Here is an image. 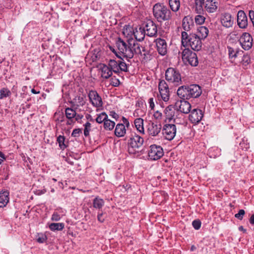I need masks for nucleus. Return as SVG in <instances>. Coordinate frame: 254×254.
Listing matches in <instances>:
<instances>
[{"label":"nucleus","instance_id":"nucleus-58","mask_svg":"<svg viewBox=\"0 0 254 254\" xmlns=\"http://www.w3.org/2000/svg\"><path fill=\"white\" fill-rule=\"evenodd\" d=\"M204 3V0H195V4H203Z\"/></svg>","mask_w":254,"mask_h":254},{"label":"nucleus","instance_id":"nucleus-27","mask_svg":"<svg viewBox=\"0 0 254 254\" xmlns=\"http://www.w3.org/2000/svg\"><path fill=\"white\" fill-rule=\"evenodd\" d=\"M192 19L189 16H186L183 20V27L185 31H188L190 29V26L192 24Z\"/></svg>","mask_w":254,"mask_h":254},{"label":"nucleus","instance_id":"nucleus-61","mask_svg":"<svg viewBox=\"0 0 254 254\" xmlns=\"http://www.w3.org/2000/svg\"><path fill=\"white\" fill-rule=\"evenodd\" d=\"M187 89H188V92L189 94V97H190V98H192V96H191V91H190V85H187Z\"/></svg>","mask_w":254,"mask_h":254},{"label":"nucleus","instance_id":"nucleus-9","mask_svg":"<svg viewBox=\"0 0 254 254\" xmlns=\"http://www.w3.org/2000/svg\"><path fill=\"white\" fill-rule=\"evenodd\" d=\"M239 42L245 50H249L253 45V38L248 33H244L241 36Z\"/></svg>","mask_w":254,"mask_h":254},{"label":"nucleus","instance_id":"nucleus-43","mask_svg":"<svg viewBox=\"0 0 254 254\" xmlns=\"http://www.w3.org/2000/svg\"><path fill=\"white\" fill-rule=\"evenodd\" d=\"M245 214V211L244 209H240L239 210L238 213H236L235 215V217L238 219L239 220H242Z\"/></svg>","mask_w":254,"mask_h":254},{"label":"nucleus","instance_id":"nucleus-45","mask_svg":"<svg viewBox=\"0 0 254 254\" xmlns=\"http://www.w3.org/2000/svg\"><path fill=\"white\" fill-rule=\"evenodd\" d=\"M141 54H139V55L143 56L144 58H147V56L149 55V52L145 49V47L142 46L141 47Z\"/></svg>","mask_w":254,"mask_h":254},{"label":"nucleus","instance_id":"nucleus-49","mask_svg":"<svg viewBox=\"0 0 254 254\" xmlns=\"http://www.w3.org/2000/svg\"><path fill=\"white\" fill-rule=\"evenodd\" d=\"M105 214L103 213H99L97 216L98 220L100 222H103L105 218Z\"/></svg>","mask_w":254,"mask_h":254},{"label":"nucleus","instance_id":"nucleus-31","mask_svg":"<svg viewBox=\"0 0 254 254\" xmlns=\"http://www.w3.org/2000/svg\"><path fill=\"white\" fill-rule=\"evenodd\" d=\"M170 7L172 10L174 12L177 11L180 7V2L179 0H169Z\"/></svg>","mask_w":254,"mask_h":254},{"label":"nucleus","instance_id":"nucleus-53","mask_svg":"<svg viewBox=\"0 0 254 254\" xmlns=\"http://www.w3.org/2000/svg\"><path fill=\"white\" fill-rule=\"evenodd\" d=\"M149 107L151 108V110H153L155 107L154 102L153 101V98H151L149 99Z\"/></svg>","mask_w":254,"mask_h":254},{"label":"nucleus","instance_id":"nucleus-12","mask_svg":"<svg viewBox=\"0 0 254 254\" xmlns=\"http://www.w3.org/2000/svg\"><path fill=\"white\" fill-rule=\"evenodd\" d=\"M142 29L144 30L146 35L149 37H155L157 35V26L150 20L146 21L145 26Z\"/></svg>","mask_w":254,"mask_h":254},{"label":"nucleus","instance_id":"nucleus-55","mask_svg":"<svg viewBox=\"0 0 254 254\" xmlns=\"http://www.w3.org/2000/svg\"><path fill=\"white\" fill-rule=\"evenodd\" d=\"M110 115L116 120L119 118V115L113 111L110 112Z\"/></svg>","mask_w":254,"mask_h":254},{"label":"nucleus","instance_id":"nucleus-5","mask_svg":"<svg viewBox=\"0 0 254 254\" xmlns=\"http://www.w3.org/2000/svg\"><path fill=\"white\" fill-rule=\"evenodd\" d=\"M166 79L169 82L178 86L182 83L181 74L179 71L174 68H168L165 72Z\"/></svg>","mask_w":254,"mask_h":254},{"label":"nucleus","instance_id":"nucleus-29","mask_svg":"<svg viewBox=\"0 0 254 254\" xmlns=\"http://www.w3.org/2000/svg\"><path fill=\"white\" fill-rule=\"evenodd\" d=\"M134 124L136 129L142 134L144 133L143 120L141 118H137L134 120Z\"/></svg>","mask_w":254,"mask_h":254},{"label":"nucleus","instance_id":"nucleus-63","mask_svg":"<svg viewBox=\"0 0 254 254\" xmlns=\"http://www.w3.org/2000/svg\"><path fill=\"white\" fill-rule=\"evenodd\" d=\"M85 127H89V129H90L91 128V124L89 122H87L85 125Z\"/></svg>","mask_w":254,"mask_h":254},{"label":"nucleus","instance_id":"nucleus-23","mask_svg":"<svg viewBox=\"0 0 254 254\" xmlns=\"http://www.w3.org/2000/svg\"><path fill=\"white\" fill-rule=\"evenodd\" d=\"M205 8L207 12L213 13L216 10L217 6L213 0H207L205 1Z\"/></svg>","mask_w":254,"mask_h":254},{"label":"nucleus","instance_id":"nucleus-57","mask_svg":"<svg viewBox=\"0 0 254 254\" xmlns=\"http://www.w3.org/2000/svg\"><path fill=\"white\" fill-rule=\"evenodd\" d=\"M249 17L251 20L254 19V11L250 10L249 11Z\"/></svg>","mask_w":254,"mask_h":254},{"label":"nucleus","instance_id":"nucleus-15","mask_svg":"<svg viewBox=\"0 0 254 254\" xmlns=\"http://www.w3.org/2000/svg\"><path fill=\"white\" fill-rule=\"evenodd\" d=\"M162 126L160 124L150 122L148 126L147 131L149 135L155 136L160 132Z\"/></svg>","mask_w":254,"mask_h":254},{"label":"nucleus","instance_id":"nucleus-16","mask_svg":"<svg viewBox=\"0 0 254 254\" xmlns=\"http://www.w3.org/2000/svg\"><path fill=\"white\" fill-rule=\"evenodd\" d=\"M203 114L202 111L199 109H193L189 115V119L193 124L199 123L202 119Z\"/></svg>","mask_w":254,"mask_h":254},{"label":"nucleus","instance_id":"nucleus-37","mask_svg":"<svg viewBox=\"0 0 254 254\" xmlns=\"http://www.w3.org/2000/svg\"><path fill=\"white\" fill-rule=\"evenodd\" d=\"M73 101L76 103L77 106H83L85 104V101H84V98L83 97L76 96L73 99Z\"/></svg>","mask_w":254,"mask_h":254},{"label":"nucleus","instance_id":"nucleus-6","mask_svg":"<svg viewBox=\"0 0 254 254\" xmlns=\"http://www.w3.org/2000/svg\"><path fill=\"white\" fill-rule=\"evenodd\" d=\"M182 59L185 63H188L191 66H195L198 62L196 54L188 48L185 49L182 53Z\"/></svg>","mask_w":254,"mask_h":254},{"label":"nucleus","instance_id":"nucleus-30","mask_svg":"<svg viewBox=\"0 0 254 254\" xmlns=\"http://www.w3.org/2000/svg\"><path fill=\"white\" fill-rule=\"evenodd\" d=\"M109 67L114 72H119V61H116L114 60H110L109 61Z\"/></svg>","mask_w":254,"mask_h":254},{"label":"nucleus","instance_id":"nucleus-44","mask_svg":"<svg viewBox=\"0 0 254 254\" xmlns=\"http://www.w3.org/2000/svg\"><path fill=\"white\" fill-rule=\"evenodd\" d=\"M192 226L196 230H198L201 226V222L199 220H195L192 222Z\"/></svg>","mask_w":254,"mask_h":254},{"label":"nucleus","instance_id":"nucleus-18","mask_svg":"<svg viewBox=\"0 0 254 254\" xmlns=\"http://www.w3.org/2000/svg\"><path fill=\"white\" fill-rule=\"evenodd\" d=\"M237 22L241 28H245L248 25V19L246 13L243 10H240L237 14Z\"/></svg>","mask_w":254,"mask_h":254},{"label":"nucleus","instance_id":"nucleus-42","mask_svg":"<svg viewBox=\"0 0 254 254\" xmlns=\"http://www.w3.org/2000/svg\"><path fill=\"white\" fill-rule=\"evenodd\" d=\"M205 17L202 15H198L195 17V21L196 23L201 25L203 24L205 21Z\"/></svg>","mask_w":254,"mask_h":254},{"label":"nucleus","instance_id":"nucleus-40","mask_svg":"<svg viewBox=\"0 0 254 254\" xmlns=\"http://www.w3.org/2000/svg\"><path fill=\"white\" fill-rule=\"evenodd\" d=\"M228 52L230 58H236L237 57V54H239L238 51H235L234 49L231 47H228Z\"/></svg>","mask_w":254,"mask_h":254},{"label":"nucleus","instance_id":"nucleus-56","mask_svg":"<svg viewBox=\"0 0 254 254\" xmlns=\"http://www.w3.org/2000/svg\"><path fill=\"white\" fill-rule=\"evenodd\" d=\"M90 129H89V127H85L84 130V135L85 136H88L89 135V131Z\"/></svg>","mask_w":254,"mask_h":254},{"label":"nucleus","instance_id":"nucleus-33","mask_svg":"<svg viewBox=\"0 0 254 254\" xmlns=\"http://www.w3.org/2000/svg\"><path fill=\"white\" fill-rule=\"evenodd\" d=\"M115 126V123L108 118L105 121L104 123V127L106 130H111Z\"/></svg>","mask_w":254,"mask_h":254},{"label":"nucleus","instance_id":"nucleus-22","mask_svg":"<svg viewBox=\"0 0 254 254\" xmlns=\"http://www.w3.org/2000/svg\"><path fill=\"white\" fill-rule=\"evenodd\" d=\"M101 70L102 74L101 76L105 79H108L112 75L113 71L110 69V68L104 64H103L101 65L100 67Z\"/></svg>","mask_w":254,"mask_h":254},{"label":"nucleus","instance_id":"nucleus-35","mask_svg":"<svg viewBox=\"0 0 254 254\" xmlns=\"http://www.w3.org/2000/svg\"><path fill=\"white\" fill-rule=\"evenodd\" d=\"M65 115L67 119L70 120L76 116V112L72 109L67 108L65 109Z\"/></svg>","mask_w":254,"mask_h":254},{"label":"nucleus","instance_id":"nucleus-26","mask_svg":"<svg viewBox=\"0 0 254 254\" xmlns=\"http://www.w3.org/2000/svg\"><path fill=\"white\" fill-rule=\"evenodd\" d=\"M133 34L136 40L138 41H143L146 35L144 30L141 27H140L138 30H136L134 32Z\"/></svg>","mask_w":254,"mask_h":254},{"label":"nucleus","instance_id":"nucleus-10","mask_svg":"<svg viewBox=\"0 0 254 254\" xmlns=\"http://www.w3.org/2000/svg\"><path fill=\"white\" fill-rule=\"evenodd\" d=\"M158 88L162 100L165 102L168 101L169 99L170 92L169 86L166 81L164 80H160L158 85Z\"/></svg>","mask_w":254,"mask_h":254},{"label":"nucleus","instance_id":"nucleus-3","mask_svg":"<svg viewBox=\"0 0 254 254\" xmlns=\"http://www.w3.org/2000/svg\"><path fill=\"white\" fill-rule=\"evenodd\" d=\"M143 138L136 133H132L128 140V151L129 154H135L143 151Z\"/></svg>","mask_w":254,"mask_h":254},{"label":"nucleus","instance_id":"nucleus-47","mask_svg":"<svg viewBox=\"0 0 254 254\" xmlns=\"http://www.w3.org/2000/svg\"><path fill=\"white\" fill-rule=\"evenodd\" d=\"M202 5L203 4H195L196 7H195V11L197 13L200 14L201 13L202 11H203L202 9Z\"/></svg>","mask_w":254,"mask_h":254},{"label":"nucleus","instance_id":"nucleus-34","mask_svg":"<svg viewBox=\"0 0 254 254\" xmlns=\"http://www.w3.org/2000/svg\"><path fill=\"white\" fill-rule=\"evenodd\" d=\"M50 229L52 231L62 230L64 228V224L62 223H51L49 226Z\"/></svg>","mask_w":254,"mask_h":254},{"label":"nucleus","instance_id":"nucleus-46","mask_svg":"<svg viewBox=\"0 0 254 254\" xmlns=\"http://www.w3.org/2000/svg\"><path fill=\"white\" fill-rule=\"evenodd\" d=\"M81 132H82L81 130L80 129L76 128L73 130V131L71 133V135L74 137H77V136H78L79 134L80 133H81Z\"/></svg>","mask_w":254,"mask_h":254},{"label":"nucleus","instance_id":"nucleus-8","mask_svg":"<svg viewBox=\"0 0 254 254\" xmlns=\"http://www.w3.org/2000/svg\"><path fill=\"white\" fill-rule=\"evenodd\" d=\"M163 154V148L160 146L153 144L150 146V149L148 151V156L151 160H158L162 157Z\"/></svg>","mask_w":254,"mask_h":254},{"label":"nucleus","instance_id":"nucleus-21","mask_svg":"<svg viewBox=\"0 0 254 254\" xmlns=\"http://www.w3.org/2000/svg\"><path fill=\"white\" fill-rule=\"evenodd\" d=\"M190 91H191L192 98H195L200 96L202 93L201 87L197 84L190 85Z\"/></svg>","mask_w":254,"mask_h":254},{"label":"nucleus","instance_id":"nucleus-24","mask_svg":"<svg viewBox=\"0 0 254 254\" xmlns=\"http://www.w3.org/2000/svg\"><path fill=\"white\" fill-rule=\"evenodd\" d=\"M9 192L4 191L0 192V207L5 206L9 201Z\"/></svg>","mask_w":254,"mask_h":254},{"label":"nucleus","instance_id":"nucleus-39","mask_svg":"<svg viewBox=\"0 0 254 254\" xmlns=\"http://www.w3.org/2000/svg\"><path fill=\"white\" fill-rule=\"evenodd\" d=\"M64 137L62 135L59 136L57 138L59 146L62 149H64L66 147V145L64 143Z\"/></svg>","mask_w":254,"mask_h":254},{"label":"nucleus","instance_id":"nucleus-14","mask_svg":"<svg viewBox=\"0 0 254 254\" xmlns=\"http://www.w3.org/2000/svg\"><path fill=\"white\" fill-rule=\"evenodd\" d=\"M176 107L178 108V110L183 114L189 113L191 109L190 103L185 100H180L176 102Z\"/></svg>","mask_w":254,"mask_h":254},{"label":"nucleus","instance_id":"nucleus-54","mask_svg":"<svg viewBox=\"0 0 254 254\" xmlns=\"http://www.w3.org/2000/svg\"><path fill=\"white\" fill-rule=\"evenodd\" d=\"M46 240V237L45 236H42L41 237H39L37 239V242L39 243H43Z\"/></svg>","mask_w":254,"mask_h":254},{"label":"nucleus","instance_id":"nucleus-60","mask_svg":"<svg viewBox=\"0 0 254 254\" xmlns=\"http://www.w3.org/2000/svg\"><path fill=\"white\" fill-rule=\"evenodd\" d=\"M250 222L251 224L254 225V214L251 216L250 219Z\"/></svg>","mask_w":254,"mask_h":254},{"label":"nucleus","instance_id":"nucleus-25","mask_svg":"<svg viewBox=\"0 0 254 254\" xmlns=\"http://www.w3.org/2000/svg\"><path fill=\"white\" fill-rule=\"evenodd\" d=\"M126 132L125 127L123 124H119L116 126L115 130V134L118 137L124 136Z\"/></svg>","mask_w":254,"mask_h":254},{"label":"nucleus","instance_id":"nucleus-38","mask_svg":"<svg viewBox=\"0 0 254 254\" xmlns=\"http://www.w3.org/2000/svg\"><path fill=\"white\" fill-rule=\"evenodd\" d=\"M120 69L123 71H127V64L123 60L119 61V70Z\"/></svg>","mask_w":254,"mask_h":254},{"label":"nucleus","instance_id":"nucleus-51","mask_svg":"<svg viewBox=\"0 0 254 254\" xmlns=\"http://www.w3.org/2000/svg\"><path fill=\"white\" fill-rule=\"evenodd\" d=\"M154 117L156 119H160L161 118L162 114V113L160 112L159 111H157L155 112L154 114Z\"/></svg>","mask_w":254,"mask_h":254},{"label":"nucleus","instance_id":"nucleus-17","mask_svg":"<svg viewBox=\"0 0 254 254\" xmlns=\"http://www.w3.org/2000/svg\"><path fill=\"white\" fill-rule=\"evenodd\" d=\"M157 51L159 54L165 55L167 52V45L165 40L158 38L156 40Z\"/></svg>","mask_w":254,"mask_h":254},{"label":"nucleus","instance_id":"nucleus-19","mask_svg":"<svg viewBox=\"0 0 254 254\" xmlns=\"http://www.w3.org/2000/svg\"><path fill=\"white\" fill-rule=\"evenodd\" d=\"M221 22L223 26L226 28H229L232 26L234 21L230 14L225 13L221 15Z\"/></svg>","mask_w":254,"mask_h":254},{"label":"nucleus","instance_id":"nucleus-28","mask_svg":"<svg viewBox=\"0 0 254 254\" xmlns=\"http://www.w3.org/2000/svg\"><path fill=\"white\" fill-rule=\"evenodd\" d=\"M197 32L198 33V37L201 39H204L207 37L209 30L205 26H200L197 29Z\"/></svg>","mask_w":254,"mask_h":254},{"label":"nucleus","instance_id":"nucleus-11","mask_svg":"<svg viewBox=\"0 0 254 254\" xmlns=\"http://www.w3.org/2000/svg\"><path fill=\"white\" fill-rule=\"evenodd\" d=\"M163 134L165 138L169 140H172L176 133V127L174 124H166L163 127Z\"/></svg>","mask_w":254,"mask_h":254},{"label":"nucleus","instance_id":"nucleus-41","mask_svg":"<svg viewBox=\"0 0 254 254\" xmlns=\"http://www.w3.org/2000/svg\"><path fill=\"white\" fill-rule=\"evenodd\" d=\"M0 98L2 99L4 97H6L7 96H9L10 94V92L9 90H8L6 88H2L0 90Z\"/></svg>","mask_w":254,"mask_h":254},{"label":"nucleus","instance_id":"nucleus-48","mask_svg":"<svg viewBox=\"0 0 254 254\" xmlns=\"http://www.w3.org/2000/svg\"><path fill=\"white\" fill-rule=\"evenodd\" d=\"M60 218V216L57 212L54 213L52 217V220L56 221H59Z\"/></svg>","mask_w":254,"mask_h":254},{"label":"nucleus","instance_id":"nucleus-50","mask_svg":"<svg viewBox=\"0 0 254 254\" xmlns=\"http://www.w3.org/2000/svg\"><path fill=\"white\" fill-rule=\"evenodd\" d=\"M110 50L114 53L116 54V56L121 59V60H123V58L122 57V56L121 55H122V54L120 53V52L119 51V53H117V52H116V51L112 47H110Z\"/></svg>","mask_w":254,"mask_h":254},{"label":"nucleus","instance_id":"nucleus-4","mask_svg":"<svg viewBox=\"0 0 254 254\" xmlns=\"http://www.w3.org/2000/svg\"><path fill=\"white\" fill-rule=\"evenodd\" d=\"M153 11L154 17L158 22H162L171 18V12L163 4H155L153 6Z\"/></svg>","mask_w":254,"mask_h":254},{"label":"nucleus","instance_id":"nucleus-20","mask_svg":"<svg viewBox=\"0 0 254 254\" xmlns=\"http://www.w3.org/2000/svg\"><path fill=\"white\" fill-rule=\"evenodd\" d=\"M178 96L183 100L190 99L188 89H187V85H183L179 87L177 90Z\"/></svg>","mask_w":254,"mask_h":254},{"label":"nucleus","instance_id":"nucleus-13","mask_svg":"<svg viewBox=\"0 0 254 254\" xmlns=\"http://www.w3.org/2000/svg\"><path fill=\"white\" fill-rule=\"evenodd\" d=\"M88 97L90 101L91 102L93 106L100 107L102 106L103 103L102 98L96 91H90L88 93Z\"/></svg>","mask_w":254,"mask_h":254},{"label":"nucleus","instance_id":"nucleus-2","mask_svg":"<svg viewBox=\"0 0 254 254\" xmlns=\"http://www.w3.org/2000/svg\"><path fill=\"white\" fill-rule=\"evenodd\" d=\"M201 40L195 33L188 35L185 31L182 32V44L185 47L190 46L193 50L198 51L202 46Z\"/></svg>","mask_w":254,"mask_h":254},{"label":"nucleus","instance_id":"nucleus-7","mask_svg":"<svg viewBox=\"0 0 254 254\" xmlns=\"http://www.w3.org/2000/svg\"><path fill=\"white\" fill-rule=\"evenodd\" d=\"M164 114L166 120H168L169 122L175 119L176 117L182 118L183 115L178 110V108L173 105L168 106L164 110Z\"/></svg>","mask_w":254,"mask_h":254},{"label":"nucleus","instance_id":"nucleus-59","mask_svg":"<svg viewBox=\"0 0 254 254\" xmlns=\"http://www.w3.org/2000/svg\"><path fill=\"white\" fill-rule=\"evenodd\" d=\"M74 117L75 118V120L78 121L82 118L83 116L79 115V114H78V115L76 114V116Z\"/></svg>","mask_w":254,"mask_h":254},{"label":"nucleus","instance_id":"nucleus-62","mask_svg":"<svg viewBox=\"0 0 254 254\" xmlns=\"http://www.w3.org/2000/svg\"><path fill=\"white\" fill-rule=\"evenodd\" d=\"M239 230L240 231H243L244 233H246V229H244V227L242 226H241L239 227Z\"/></svg>","mask_w":254,"mask_h":254},{"label":"nucleus","instance_id":"nucleus-32","mask_svg":"<svg viewBox=\"0 0 254 254\" xmlns=\"http://www.w3.org/2000/svg\"><path fill=\"white\" fill-rule=\"evenodd\" d=\"M93 207L95 208L100 209L104 204V201L101 198L96 197L93 200Z\"/></svg>","mask_w":254,"mask_h":254},{"label":"nucleus","instance_id":"nucleus-52","mask_svg":"<svg viewBox=\"0 0 254 254\" xmlns=\"http://www.w3.org/2000/svg\"><path fill=\"white\" fill-rule=\"evenodd\" d=\"M173 121L174 123H175L177 124H181L182 123V122L183 121V117L182 118L176 117Z\"/></svg>","mask_w":254,"mask_h":254},{"label":"nucleus","instance_id":"nucleus-64","mask_svg":"<svg viewBox=\"0 0 254 254\" xmlns=\"http://www.w3.org/2000/svg\"><path fill=\"white\" fill-rule=\"evenodd\" d=\"M86 117L87 119L90 120V121H93V120L90 115H87L86 116Z\"/></svg>","mask_w":254,"mask_h":254},{"label":"nucleus","instance_id":"nucleus-1","mask_svg":"<svg viewBox=\"0 0 254 254\" xmlns=\"http://www.w3.org/2000/svg\"><path fill=\"white\" fill-rule=\"evenodd\" d=\"M127 43L119 38L116 42V45L119 51L122 54V56L128 59L133 57L134 54H141V46L133 39L127 40Z\"/></svg>","mask_w":254,"mask_h":254},{"label":"nucleus","instance_id":"nucleus-36","mask_svg":"<svg viewBox=\"0 0 254 254\" xmlns=\"http://www.w3.org/2000/svg\"><path fill=\"white\" fill-rule=\"evenodd\" d=\"M107 118V115L105 112H103L98 116L96 119V121L99 124H101L103 122L104 123L105 121L106 120Z\"/></svg>","mask_w":254,"mask_h":254}]
</instances>
